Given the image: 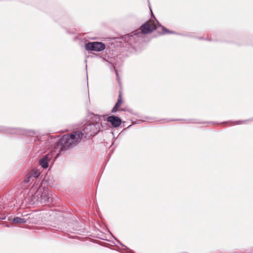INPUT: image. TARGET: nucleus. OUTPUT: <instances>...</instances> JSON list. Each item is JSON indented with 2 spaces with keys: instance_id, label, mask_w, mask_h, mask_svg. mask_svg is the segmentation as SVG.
<instances>
[{
  "instance_id": "f257e3e1",
  "label": "nucleus",
  "mask_w": 253,
  "mask_h": 253,
  "mask_svg": "<svg viewBox=\"0 0 253 253\" xmlns=\"http://www.w3.org/2000/svg\"><path fill=\"white\" fill-rule=\"evenodd\" d=\"M153 19L146 21L140 27V29L136 30L130 34L125 35V40L130 43L132 42L137 43L139 42L143 38V34L151 33L153 30L158 29L156 23L159 24V22L156 20V17H151Z\"/></svg>"
},
{
  "instance_id": "f03ea898",
  "label": "nucleus",
  "mask_w": 253,
  "mask_h": 253,
  "mask_svg": "<svg viewBox=\"0 0 253 253\" xmlns=\"http://www.w3.org/2000/svg\"><path fill=\"white\" fill-rule=\"evenodd\" d=\"M29 197L32 204H46L52 201V198L49 196L48 188L42 187L41 183L33 185Z\"/></svg>"
},
{
  "instance_id": "7ed1b4c3",
  "label": "nucleus",
  "mask_w": 253,
  "mask_h": 253,
  "mask_svg": "<svg viewBox=\"0 0 253 253\" xmlns=\"http://www.w3.org/2000/svg\"><path fill=\"white\" fill-rule=\"evenodd\" d=\"M83 138L84 137L83 131L80 130L63 135L58 140V146H60V151H66L76 146Z\"/></svg>"
},
{
  "instance_id": "20e7f679",
  "label": "nucleus",
  "mask_w": 253,
  "mask_h": 253,
  "mask_svg": "<svg viewBox=\"0 0 253 253\" xmlns=\"http://www.w3.org/2000/svg\"><path fill=\"white\" fill-rule=\"evenodd\" d=\"M100 130L99 124L97 123H90L84 125L83 130L84 137L86 139H90L96 135Z\"/></svg>"
},
{
  "instance_id": "39448f33",
  "label": "nucleus",
  "mask_w": 253,
  "mask_h": 253,
  "mask_svg": "<svg viewBox=\"0 0 253 253\" xmlns=\"http://www.w3.org/2000/svg\"><path fill=\"white\" fill-rule=\"evenodd\" d=\"M40 172L37 169L31 170L27 174L26 178L24 180L25 184H28L30 182H34L33 185L41 183L38 178L40 175Z\"/></svg>"
},
{
  "instance_id": "423d86ee",
  "label": "nucleus",
  "mask_w": 253,
  "mask_h": 253,
  "mask_svg": "<svg viewBox=\"0 0 253 253\" xmlns=\"http://www.w3.org/2000/svg\"><path fill=\"white\" fill-rule=\"evenodd\" d=\"M85 47L86 50L102 51L106 48V44L102 42H93L85 44Z\"/></svg>"
},
{
  "instance_id": "0eeeda50",
  "label": "nucleus",
  "mask_w": 253,
  "mask_h": 253,
  "mask_svg": "<svg viewBox=\"0 0 253 253\" xmlns=\"http://www.w3.org/2000/svg\"><path fill=\"white\" fill-rule=\"evenodd\" d=\"M0 132L11 134H23L24 133V130L21 128L9 127L3 126H0Z\"/></svg>"
},
{
  "instance_id": "6e6552de",
  "label": "nucleus",
  "mask_w": 253,
  "mask_h": 253,
  "mask_svg": "<svg viewBox=\"0 0 253 253\" xmlns=\"http://www.w3.org/2000/svg\"><path fill=\"white\" fill-rule=\"evenodd\" d=\"M106 120L107 122L110 123L112 126L115 128L119 127L122 122V120L119 117L115 115H111L108 117ZM104 121H105V119Z\"/></svg>"
},
{
  "instance_id": "1a4fd4ad",
  "label": "nucleus",
  "mask_w": 253,
  "mask_h": 253,
  "mask_svg": "<svg viewBox=\"0 0 253 253\" xmlns=\"http://www.w3.org/2000/svg\"><path fill=\"white\" fill-rule=\"evenodd\" d=\"M51 159V156L50 155H45L40 159V165L42 168L46 169L49 166V162Z\"/></svg>"
},
{
  "instance_id": "9d476101",
  "label": "nucleus",
  "mask_w": 253,
  "mask_h": 253,
  "mask_svg": "<svg viewBox=\"0 0 253 253\" xmlns=\"http://www.w3.org/2000/svg\"><path fill=\"white\" fill-rule=\"evenodd\" d=\"M27 219L24 218L20 217H14L12 220V222L16 224H24L27 222Z\"/></svg>"
},
{
  "instance_id": "9b49d317",
  "label": "nucleus",
  "mask_w": 253,
  "mask_h": 253,
  "mask_svg": "<svg viewBox=\"0 0 253 253\" xmlns=\"http://www.w3.org/2000/svg\"><path fill=\"white\" fill-rule=\"evenodd\" d=\"M122 102H121L120 100H118L117 102L115 104V106L113 108L111 112L112 113H116L118 111L119 108L121 106Z\"/></svg>"
},
{
  "instance_id": "f8f14e48",
  "label": "nucleus",
  "mask_w": 253,
  "mask_h": 253,
  "mask_svg": "<svg viewBox=\"0 0 253 253\" xmlns=\"http://www.w3.org/2000/svg\"><path fill=\"white\" fill-rule=\"evenodd\" d=\"M160 27H161V25H159ZM162 32L161 33V34H174L176 33L173 31H170L167 29L166 27L164 26H162Z\"/></svg>"
},
{
  "instance_id": "ddd939ff",
  "label": "nucleus",
  "mask_w": 253,
  "mask_h": 253,
  "mask_svg": "<svg viewBox=\"0 0 253 253\" xmlns=\"http://www.w3.org/2000/svg\"><path fill=\"white\" fill-rule=\"evenodd\" d=\"M248 120L238 121H235V122H233V124L234 125H237L243 124V123L248 122Z\"/></svg>"
},
{
  "instance_id": "4468645a",
  "label": "nucleus",
  "mask_w": 253,
  "mask_h": 253,
  "mask_svg": "<svg viewBox=\"0 0 253 253\" xmlns=\"http://www.w3.org/2000/svg\"><path fill=\"white\" fill-rule=\"evenodd\" d=\"M101 126H102V128L106 129L107 127V124L105 122L101 123Z\"/></svg>"
},
{
  "instance_id": "2eb2a0df",
  "label": "nucleus",
  "mask_w": 253,
  "mask_h": 253,
  "mask_svg": "<svg viewBox=\"0 0 253 253\" xmlns=\"http://www.w3.org/2000/svg\"><path fill=\"white\" fill-rule=\"evenodd\" d=\"M6 218V216L5 214H1L0 213V219L4 220Z\"/></svg>"
},
{
  "instance_id": "dca6fc26",
  "label": "nucleus",
  "mask_w": 253,
  "mask_h": 253,
  "mask_svg": "<svg viewBox=\"0 0 253 253\" xmlns=\"http://www.w3.org/2000/svg\"><path fill=\"white\" fill-rule=\"evenodd\" d=\"M118 100H120L121 101V102H122V94H121V92H120Z\"/></svg>"
},
{
  "instance_id": "f3484780",
  "label": "nucleus",
  "mask_w": 253,
  "mask_h": 253,
  "mask_svg": "<svg viewBox=\"0 0 253 253\" xmlns=\"http://www.w3.org/2000/svg\"><path fill=\"white\" fill-rule=\"evenodd\" d=\"M87 95H88V102H90V99H89V92L88 91L87 92Z\"/></svg>"
},
{
  "instance_id": "a211bd4d",
  "label": "nucleus",
  "mask_w": 253,
  "mask_h": 253,
  "mask_svg": "<svg viewBox=\"0 0 253 253\" xmlns=\"http://www.w3.org/2000/svg\"><path fill=\"white\" fill-rule=\"evenodd\" d=\"M5 226H6V227H10V225L9 224H6V225H5Z\"/></svg>"
},
{
  "instance_id": "6ab92c4d",
  "label": "nucleus",
  "mask_w": 253,
  "mask_h": 253,
  "mask_svg": "<svg viewBox=\"0 0 253 253\" xmlns=\"http://www.w3.org/2000/svg\"><path fill=\"white\" fill-rule=\"evenodd\" d=\"M151 16H154V15H153V13L151 10Z\"/></svg>"
},
{
  "instance_id": "aec40b11",
  "label": "nucleus",
  "mask_w": 253,
  "mask_h": 253,
  "mask_svg": "<svg viewBox=\"0 0 253 253\" xmlns=\"http://www.w3.org/2000/svg\"><path fill=\"white\" fill-rule=\"evenodd\" d=\"M8 221H11V219H10V217H8Z\"/></svg>"
},
{
  "instance_id": "412c9836",
  "label": "nucleus",
  "mask_w": 253,
  "mask_h": 253,
  "mask_svg": "<svg viewBox=\"0 0 253 253\" xmlns=\"http://www.w3.org/2000/svg\"><path fill=\"white\" fill-rule=\"evenodd\" d=\"M85 68H86V70L87 69V65H86L85 66Z\"/></svg>"
}]
</instances>
